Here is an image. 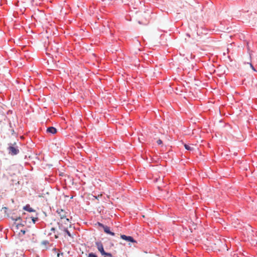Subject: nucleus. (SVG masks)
I'll return each instance as SVG.
<instances>
[{
    "mask_svg": "<svg viewBox=\"0 0 257 257\" xmlns=\"http://www.w3.org/2000/svg\"><path fill=\"white\" fill-rule=\"evenodd\" d=\"M100 196H102V194H100ZM99 195L98 196V197H99Z\"/></svg>",
    "mask_w": 257,
    "mask_h": 257,
    "instance_id": "412c9836",
    "label": "nucleus"
},
{
    "mask_svg": "<svg viewBox=\"0 0 257 257\" xmlns=\"http://www.w3.org/2000/svg\"><path fill=\"white\" fill-rule=\"evenodd\" d=\"M24 209L26 210L29 211V212H32L34 211L33 209L32 208L30 207L29 206H26L24 207Z\"/></svg>",
    "mask_w": 257,
    "mask_h": 257,
    "instance_id": "9d476101",
    "label": "nucleus"
},
{
    "mask_svg": "<svg viewBox=\"0 0 257 257\" xmlns=\"http://www.w3.org/2000/svg\"><path fill=\"white\" fill-rule=\"evenodd\" d=\"M120 237L121 239L127 241L132 242H136V241L130 236H126L125 235H121Z\"/></svg>",
    "mask_w": 257,
    "mask_h": 257,
    "instance_id": "7ed1b4c3",
    "label": "nucleus"
},
{
    "mask_svg": "<svg viewBox=\"0 0 257 257\" xmlns=\"http://www.w3.org/2000/svg\"><path fill=\"white\" fill-rule=\"evenodd\" d=\"M88 257H97V256L93 252H91L88 254Z\"/></svg>",
    "mask_w": 257,
    "mask_h": 257,
    "instance_id": "9b49d317",
    "label": "nucleus"
},
{
    "mask_svg": "<svg viewBox=\"0 0 257 257\" xmlns=\"http://www.w3.org/2000/svg\"><path fill=\"white\" fill-rule=\"evenodd\" d=\"M38 220V218H35V217H33L32 218V221L34 223H35V222Z\"/></svg>",
    "mask_w": 257,
    "mask_h": 257,
    "instance_id": "4468645a",
    "label": "nucleus"
},
{
    "mask_svg": "<svg viewBox=\"0 0 257 257\" xmlns=\"http://www.w3.org/2000/svg\"><path fill=\"white\" fill-rule=\"evenodd\" d=\"M57 213L59 215V217L61 219H66L67 222H69V220L68 218H66V212L62 209H58L57 210Z\"/></svg>",
    "mask_w": 257,
    "mask_h": 257,
    "instance_id": "f257e3e1",
    "label": "nucleus"
},
{
    "mask_svg": "<svg viewBox=\"0 0 257 257\" xmlns=\"http://www.w3.org/2000/svg\"><path fill=\"white\" fill-rule=\"evenodd\" d=\"M59 229L61 230V231H63V232H64L65 233H66L70 237H72V235L70 233V232H69V231L68 230V229L67 228H65V227H60L59 226Z\"/></svg>",
    "mask_w": 257,
    "mask_h": 257,
    "instance_id": "6e6552de",
    "label": "nucleus"
},
{
    "mask_svg": "<svg viewBox=\"0 0 257 257\" xmlns=\"http://www.w3.org/2000/svg\"><path fill=\"white\" fill-rule=\"evenodd\" d=\"M184 146L187 150L192 151L194 150V147L195 146V145H193V144H191V145L184 144Z\"/></svg>",
    "mask_w": 257,
    "mask_h": 257,
    "instance_id": "39448f33",
    "label": "nucleus"
},
{
    "mask_svg": "<svg viewBox=\"0 0 257 257\" xmlns=\"http://www.w3.org/2000/svg\"><path fill=\"white\" fill-rule=\"evenodd\" d=\"M57 257H64L63 253H57Z\"/></svg>",
    "mask_w": 257,
    "mask_h": 257,
    "instance_id": "f8f14e48",
    "label": "nucleus"
},
{
    "mask_svg": "<svg viewBox=\"0 0 257 257\" xmlns=\"http://www.w3.org/2000/svg\"><path fill=\"white\" fill-rule=\"evenodd\" d=\"M7 209H8V208L6 207H4L3 208V210H4L5 212L7 211Z\"/></svg>",
    "mask_w": 257,
    "mask_h": 257,
    "instance_id": "dca6fc26",
    "label": "nucleus"
},
{
    "mask_svg": "<svg viewBox=\"0 0 257 257\" xmlns=\"http://www.w3.org/2000/svg\"><path fill=\"white\" fill-rule=\"evenodd\" d=\"M51 230L52 231H54V230H55V228L54 227H52V228H51Z\"/></svg>",
    "mask_w": 257,
    "mask_h": 257,
    "instance_id": "a211bd4d",
    "label": "nucleus"
},
{
    "mask_svg": "<svg viewBox=\"0 0 257 257\" xmlns=\"http://www.w3.org/2000/svg\"><path fill=\"white\" fill-rule=\"evenodd\" d=\"M103 257H112V255L110 253L106 252L105 251L101 254Z\"/></svg>",
    "mask_w": 257,
    "mask_h": 257,
    "instance_id": "1a4fd4ad",
    "label": "nucleus"
},
{
    "mask_svg": "<svg viewBox=\"0 0 257 257\" xmlns=\"http://www.w3.org/2000/svg\"><path fill=\"white\" fill-rule=\"evenodd\" d=\"M103 229L104 231L107 234H109L112 236H114L115 235L114 233L111 232L110 230V228L107 226H105V227H104Z\"/></svg>",
    "mask_w": 257,
    "mask_h": 257,
    "instance_id": "0eeeda50",
    "label": "nucleus"
},
{
    "mask_svg": "<svg viewBox=\"0 0 257 257\" xmlns=\"http://www.w3.org/2000/svg\"><path fill=\"white\" fill-rule=\"evenodd\" d=\"M157 143L158 145H161L162 144V141L160 140V139H159L157 141Z\"/></svg>",
    "mask_w": 257,
    "mask_h": 257,
    "instance_id": "ddd939ff",
    "label": "nucleus"
},
{
    "mask_svg": "<svg viewBox=\"0 0 257 257\" xmlns=\"http://www.w3.org/2000/svg\"><path fill=\"white\" fill-rule=\"evenodd\" d=\"M47 132L51 134H55L57 133V130L54 127H49L47 129Z\"/></svg>",
    "mask_w": 257,
    "mask_h": 257,
    "instance_id": "423d86ee",
    "label": "nucleus"
},
{
    "mask_svg": "<svg viewBox=\"0 0 257 257\" xmlns=\"http://www.w3.org/2000/svg\"><path fill=\"white\" fill-rule=\"evenodd\" d=\"M20 219V217H19L18 218L14 219L16 220V221H17L18 219Z\"/></svg>",
    "mask_w": 257,
    "mask_h": 257,
    "instance_id": "6ab92c4d",
    "label": "nucleus"
},
{
    "mask_svg": "<svg viewBox=\"0 0 257 257\" xmlns=\"http://www.w3.org/2000/svg\"><path fill=\"white\" fill-rule=\"evenodd\" d=\"M98 224L99 226L102 227L103 228H104V227L105 226V225H104L103 224L99 222H98Z\"/></svg>",
    "mask_w": 257,
    "mask_h": 257,
    "instance_id": "2eb2a0df",
    "label": "nucleus"
},
{
    "mask_svg": "<svg viewBox=\"0 0 257 257\" xmlns=\"http://www.w3.org/2000/svg\"><path fill=\"white\" fill-rule=\"evenodd\" d=\"M96 244V245L97 246V248L98 250V251H100V252L101 253V254H103V253H104L105 252V251L104 250V249H103V246L101 242H96L95 243Z\"/></svg>",
    "mask_w": 257,
    "mask_h": 257,
    "instance_id": "20e7f679",
    "label": "nucleus"
},
{
    "mask_svg": "<svg viewBox=\"0 0 257 257\" xmlns=\"http://www.w3.org/2000/svg\"><path fill=\"white\" fill-rule=\"evenodd\" d=\"M8 150L9 151V154L11 155H16L19 153V149L17 148L14 147L13 146H10L8 148Z\"/></svg>",
    "mask_w": 257,
    "mask_h": 257,
    "instance_id": "f03ea898",
    "label": "nucleus"
},
{
    "mask_svg": "<svg viewBox=\"0 0 257 257\" xmlns=\"http://www.w3.org/2000/svg\"><path fill=\"white\" fill-rule=\"evenodd\" d=\"M249 65H250V67H251V68L252 69V70H253L254 71H255V69L254 68V67L252 65V64L251 63H249Z\"/></svg>",
    "mask_w": 257,
    "mask_h": 257,
    "instance_id": "f3484780",
    "label": "nucleus"
},
{
    "mask_svg": "<svg viewBox=\"0 0 257 257\" xmlns=\"http://www.w3.org/2000/svg\"><path fill=\"white\" fill-rule=\"evenodd\" d=\"M22 232H23V234H25V231H22Z\"/></svg>",
    "mask_w": 257,
    "mask_h": 257,
    "instance_id": "aec40b11",
    "label": "nucleus"
}]
</instances>
